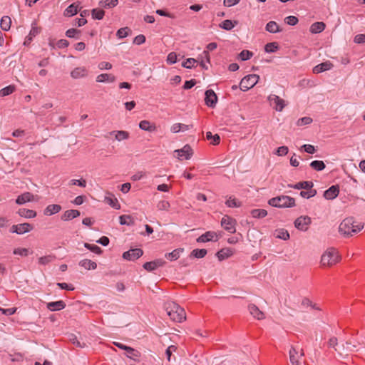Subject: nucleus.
<instances>
[{
    "mask_svg": "<svg viewBox=\"0 0 365 365\" xmlns=\"http://www.w3.org/2000/svg\"><path fill=\"white\" fill-rule=\"evenodd\" d=\"M364 225V223L355 222L352 217H346L340 223L339 232L344 237H349L361 231Z\"/></svg>",
    "mask_w": 365,
    "mask_h": 365,
    "instance_id": "nucleus-1",
    "label": "nucleus"
},
{
    "mask_svg": "<svg viewBox=\"0 0 365 365\" xmlns=\"http://www.w3.org/2000/svg\"><path fill=\"white\" fill-rule=\"evenodd\" d=\"M165 309L167 314L173 322L180 323L186 319V314L185 309L175 302H166L165 304Z\"/></svg>",
    "mask_w": 365,
    "mask_h": 365,
    "instance_id": "nucleus-2",
    "label": "nucleus"
},
{
    "mask_svg": "<svg viewBox=\"0 0 365 365\" xmlns=\"http://www.w3.org/2000/svg\"><path fill=\"white\" fill-rule=\"evenodd\" d=\"M341 260V257L336 249L334 247L328 248L321 257V264L322 267H332Z\"/></svg>",
    "mask_w": 365,
    "mask_h": 365,
    "instance_id": "nucleus-3",
    "label": "nucleus"
},
{
    "mask_svg": "<svg viewBox=\"0 0 365 365\" xmlns=\"http://www.w3.org/2000/svg\"><path fill=\"white\" fill-rule=\"evenodd\" d=\"M268 204L279 208L292 207L295 206V199L287 195H280L269 199Z\"/></svg>",
    "mask_w": 365,
    "mask_h": 365,
    "instance_id": "nucleus-4",
    "label": "nucleus"
},
{
    "mask_svg": "<svg viewBox=\"0 0 365 365\" xmlns=\"http://www.w3.org/2000/svg\"><path fill=\"white\" fill-rule=\"evenodd\" d=\"M259 79L256 74H250L245 76L240 81L239 88L242 91H247L254 87Z\"/></svg>",
    "mask_w": 365,
    "mask_h": 365,
    "instance_id": "nucleus-5",
    "label": "nucleus"
},
{
    "mask_svg": "<svg viewBox=\"0 0 365 365\" xmlns=\"http://www.w3.org/2000/svg\"><path fill=\"white\" fill-rule=\"evenodd\" d=\"M357 344H352L351 341H346L345 344H342L336 348V351L341 356H348L349 354L357 351L358 346Z\"/></svg>",
    "mask_w": 365,
    "mask_h": 365,
    "instance_id": "nucleus-6",
    "label": "nucleus"
},
{
    "mask_svg": "<svg viewBox=\"0 0 365 365\" xmlns=\"http://www.w3.org/2000/svg\"><path fill=\"white\" fill-rule=\"evenodd\" d=\"M236 220L229 215H225L221 220V226L228 232L235 233L236 232L235 229Z\"/></svg>",
    "mask_w": 365,
    "mask_h": 365,
    "instance_id": "nucleus-7",
    "label": "nucleus"
},
{
    "mask_svg": "<svg viewBox=\"0 0 365 365\" xmlns=\"http://www.w3.org/2000/svg\"><path fill=\"white\" fill-rule=\"evenodd\" d=\"M268 101L277 111H282L285 106L284 101L277 95H269Z\"/></svg>",
    "mask_w": 365,
    "mask_h": 365,
    "instance_id": "nucleus-8",
    "label": "nucleus"
},
{
    "mask_svg": "<svg viewBox=\"0 0 365 365\" xmlns=\"http://www.w3.org/2000/svg\"><path fill=\"white\" fill-rule=\"evenodd\" d=\"M311 222L312 220L309 216H300L295 220L294 226L299 230L307 231Z\"/></svg>",
    "mask_w": 365,
    "mask_h": 365,
    "instance_id": "nucleus-9",
    "label": "nucleus"
},
{
    "mask_svg": "<svg viewBox=\"0 0 365 365\" xmlns=\"http://www.w3.org/2000/svg\"><path fill=\"white\" fill-rule=\"evenodd\" d=\"M143 255V250L140 248L130 249L123 254V257L127 260H135Z\"/></svg>",
    "mask_w": 365,
    "mask_h": 365,
    "instance_id": "nucleus-10",
    "label": "nucleus"
},
{
    "mask_svg": "<svg viewBox=\"0 0 365 365\" xmlns=\"http://www.w3.org/2000/svg\"><path fill=\"white\" fill-rule=\"evenodd\" d=\"M205 103L210 108H215L217 102V96L213 90L209 89L205 91Z\"/></svg>",
    "mask_w": 365,
    "mask_h": 365,
    "instance_id": "nucleus-11",
    "label": "nucleus"
},
{
    "mask_svg": "<svg viewBox=\"0 0 365 365\" xmlns=\"http://www.w3.org/2000/svg\"><path fill=\"white\" fill-rule=\"evenodd\" d=\"M165 264V261L163 259H157L155 260L148 262L143 265V268L148 272L155 270L158 267H163Z\"/></svg>",
    "mask_w": 365,
    "mask_h": 365,
    "instance_id": "nucleus-12",
    "label": "nucleus"
},
{
    "mask_svg": "<svg viewBox=\"0 0 365 365\" xmlns=\"http://www.w3.org/2000/svg\"><path fill=\"white\" fill-rule=\"evenodd\" d=\"M217 241V237L215 232L212 231H207L205 233L200 235L197 239V242H207L210 241Z\"/></svg>",
    "mask_w": 365,
    "mask_h": 365,
    "instance_id": "nucleus-13",
    "label": "nucleus"
},
{
    "mask_svg": "<svg viewBox=\"0 0 365 365\" xmlns=\"http://www.w3.org/2000/svg\"><path fill=\"white\" fill-rule=\"evenodd\" d=\"M339 192V188L338 185H332L329 189L324 192V197L327 200H333L336 198Z\"/></svg>",
    "mask_w": 365,
    "mask_h": 365,
    "instance_id": "nucleus-14",
    "label": "nucleus"
},
{
    "mask_svg": "<svg viewBox=\"0 0 365 365\" xmlns=\"http://www.w3.org/2000/svg\"><path fill=\"white\" fill-rule=\"evenodd\" d=\"M87 75H88V71L85 67L75 68L71 72V76L74 79L84 78V77L87 76Z\"/></svg>",
    "mask_w": 365,
    "mask_h": 365,
    "instance_id": "nucleus-15",
    "label": "nucleus"
},
{
    "mask_svg": "<svg viewBox=\"0 0 365 365\" xmlns=\"http://www.w3.org/2000/svg\"><path fill=\"white\" fill-rule=\"evenodd\" d=\"M333 67V64L330 61L323 62L314 67L313 73L318 74L319 73L329 71Z\"/></svg>",
    "mask_w": 365,
    "mask_h": 365,
    "instance_id": "nucleus-16",
    "label": "nucleus"
},
{
    "mask_svg": "<svg viewBox=\"0 0 365 365\" xmlns=\"http://www.w3.org/2000/svg\"><path fill=\"white\" fill-rule=\"evenodd\" d=\"M34 195L31 192H26L20 195L16 200V203L18 205H22L28 202L34 200Z\"/></svg>",
    "mask_w": 365,
    "mask_h": 365,
    "instance_id": "nucleus-17",
    "label": "nucleus"
},
{
    "mask_svg": "<svg viewBox=\"0 0 365 365\" xmlns=\"http://www.w3.org/2000/svg\"><path fill=\"white\" fill-rule=\"evenodd\" d=\"M175 152L178 153L179 157L185 156V159H190L193 155L192 148L187 144L182 149L176 150Z\"/></svg>",
    "mask_w": 365,
    "mask_h": 365,
    "instance_id": "nucleus-18",
    "label": "nucleus"
},
{
    "mask_svg": "<svg viewBox=\"0 0 365 365\" xmlns=\"http://www.w3.org/2000/svg\"><path fill=\"white\" fill-rule=\"evenodd\" d=\"M248 309L250 314L258 320H261L264 318V314L261 310H259V309L255 304H250L248 306Z\"/></svg>",
    "mask_w": 365,
    "mask_h": 365,
    "instance_id": "nucleus-19",
    "label": "nucleus"
},
{
    "mask_svg": "<svg viewBox=\"0 0 365 365\" xmlns=\"http://www.w3.org/2000/svg\"><path fill=\"white\" fill-rule=\"evenodd\" d=\"M46 307L48 309H49L50 311H52V312L59 311L66 307V303L62 300H59V301H56V302H51L47 303Z\"/></svg>",
    "mask_w": 365,
    "mask_h": 365,
    "instance_id": "nucleus-20",
    "label": "nucleus"
},
{
    "mask_svg": "<svg viewBox=\"0 0 365 365\" xmlns=\"http://www.w3.org/2000/svg\"><path fill=\"white\" fill-rule=\"evenodd\" d=\"M81 212L77 210H68L64 212V213L61 215V220L63 221L71 220L78 216H80Z\"/></svg>",
    "mask_w": 365,
    "mask_h": 365,
    "instance_id": "nucleus-21",
    "label": "nucleus"
},
{
    "mask_svg": "<svg viewBox=\"0 0 365 365\" xmlns=\"http://www.w3.org/2000/svg\"><path fill=\"white\" fill-rule=\"evenodd\" d=\"M17 214L24 218H34L37 213L35 210L26 209V208H20L17 211Z\"/></svg>",
    "mask_w": 365,
    "mask_h": 365,
    "instance_id": "nucleus-22",
    "label": "nucleus"
},
{
    "mask_svg": "<svg viewBox=\"0 0 365 365\" xmlns=\"http://www.w3.org/2000/svg\"><path fill=\"white\" fill-rule=\"evenodd\" d=\"M288 186L297 190H310L311 188L313 187L314 184L312 181H302L297 182L294 185H289Z\"/></svg>",
    "mask_w": 365,
    "mask_h": 365,
    "instance_id": "nucleus-23",
    "label": "nucleus"
},
{
    "mask_svg": "<svg viewBox=\"0 0 365 365\" xmlns=\"http://www.w3.org/2000/svg\"><path fill=\"white\" fill-rule=\"evenodd\" d=\"M61 210V206L57 204L48 205L44 210V215H52L59 212Z\"/></svg>",
    "mask_w": 365,
    "mask_h": 365,
    "instance_id": "nucleus-24",
    "label": "nucleus"
},
{
    "mask_svg": "<svg viewBox=\"0 0 365 365\" xmlns=\"http://www.w3.org/2000/svg\"><path fill=\"white\" fill-rule=\"evenodd\" d=\"M139 127L140 129L148 132H153L156 130L155 125L146 120L140 121Z\"/></svg>",
    "mask_w": 365,
    "mask_h": 365,
    "instance_id": "nucleus-25",
    "label": "nucleus"
},
{
    "mask_svg": "<svg viewBox=\"0 0 365 365\" xmlns=\"http://www.w3.org/2000/svg\"><path fill=\"white\" fill-rule=\"evenodd\" d=\"M326 27V24L324 22H315L310 26V32L312 34H319L322 32Z\"/></svg>",
    "mask_w": 365,
    "mask_h": 365,
    "instance_id": "nucleus-26",
    "label": "nucleus"
},
{
    "mask_svg": "<svg viewBox=\"0 0 365 365\" xmlns=\"http://www.w3.org/2000/svg\"><path fill=\"white\" fill-rule=\"evenodd\" d=\"M115 76L108 73H101L96 77V81L99 83L114 82Z\"/></svg>",
    "mask_w": 365,
    "mask_h": 365,
    "instance_id": "nucleus-27",
    "label": "nucleus"
},
{
    "mask_svg": "<svg viewBox=\"0 0 365 365\" xmlns=\"http://www.w3.org/2000/svg\"><path fill=\"white\" fill-rule=\"evenodd\" d=\"M34 229L33 225L24 222L18 224V235H23L31 231Z\"/></svg>",
    "mask_w": 365,
    "mask_h": 365,
    "instance_id": "nucleus-28",
    "label": "nucleus"
},
{
    "mask_svg": "<svg viewBox=\"0 0 365 365\" xmlns=\"http://www.w3.org/2000/svg\"><path fill=\"white\" fill-rule=\"evenodd\" d=\"M79 265L87 270L96 269L97 264L91 259H85L79 262Z\"/></svg>",
    "mask_w": 365,
    "mask_h": 365,
    "instance_id": "nucleus-29",
    "label": "nucleus"
},
{
    "mask_svg": "<svg viewBox=\"0 0 365 365\" xmlns=\"http://www.w3.org/2000/svg\"><path fill=\"white\" fill-rule=\"evenodd\" d=\"M192 128V125H185L182 123H175L171 127V131L173 133H178L180 131H185Z\"/></svg>",
    "mask_w": 365,
    "mask_h": 365,
    "instance_id": "nucleus-30",
    "label": "nucleus"
},
{
    "mask_svg": "<svg viewBox=\"0 0 365 365\" xmlns=\"http://www.w3.org/2000/svg\"><path fill=\"white\" fill-rule=\"evenodd\" d=\"M232 251L230 248H224L218 251L216 254V256L217 257L219 260H223L231 255H232Z\"/></svg>",
    "mask_w": 365,
    "mask_h": 365,
    "instance_id": "nucleus-31",
    "label": "nucleus"
},
{
    "mask_svg": "<svg viewBox=\"0 0 365 365\" xmlns=\"http://www.w3.org/2000/svg\"><path fill=\"white\" fill-rule=\"evenodd\" d=\"M298 358V351L294 346H292L289 350V359L292 365H301L299 362Z\"/></svg>",
    "mask_w": 365,
    "mask_h": 365,
    "instance_id": "nucleus-32",
    "label": "nucleus"
},
{
    "mask_svg": "<svg viewBox=\"0 0 365 365\" xmlns=\"http://www.w3.org/2000/svg\"><path fill=\"white\" fill-rule=\"evenodd\" d=\"M265 29H266V31H267L269 33H272V34L280 32L282 31L279 29V26H278V24L274 21H269L267 24Z\"/></svg>",
    "mask_w": 365,
    "mask_h": 365,
    "instance_id": "nucleus-33",
    "label": "nucleus"
},
{
    "mask_svg": "<svg viewBox=\"0 0 365 365\" xmlns=\"http://www.w3.org/2000/svg\"><path fill=\"white\" fill-rule=\"evenodd\" d=\"M11 24V18L8 16H4L1 18L0 26L2 30L9 31Z\"/></svg>",
    "mask_w": 365,
    "mask_h": 365,
    "instance_id": "nucleus-34",
    "label": "nucleus"
},
{
    "mask_svg": "<svg viewBox=\"0 0 365 365\" xmlns=\"http://www.w3.org/2000/svg\"><path fill=\"white\" fill-rule=\"evenodd\" d=\"M183 251V249H175L170 253L165 254V257L170 260L174 261L180 257V254Z\"/></svg>",
    "mask_w": 365,
    "mask_h": 365,
    "instance_id": "nucleus-35",
    "label": "nucleus"
},
{
    "mask_svg": "<svg viewBox=\"0 0 365 365\" xmlns=\"http://www.w3.org/2000/svg\"><path fill=\"white\" fill-rule=\"evenodd\" d=\"M251 215L255 218H263L267 215V211L264 209H254L250 212Z\"/></svg>",
    "mask_w": 365,
    "mask_h": 365,
    "instance_id": "nucleus-36",
    "label": "nucleus"
},
{
    "mask_svg": "<svg viewBox=\"0 0 365 365\" xmlns=\"http://www.w3.org/2000/svg\"><path fill=\"white\" fill-rule=\"evenodd\" d=\"M77 13H78V6H76L74 4H72L66 9L63 14L65 16L70 17V16H74Z\"/></svg>",
    "mask_w": 365,
    "mask_h": 365,
    "instance_id": "nucleus-37",
    "label": "nucleus"
},
{
    "mask_svg": "<svg viewBox=\"0 0 365 365\" xmlns=\"http://www.w3.org/2000/svg\"><path fill=\"white\" fill-rule=\"evenodd\" d=\"M274 235L277 238L282 239L284 240L289 239V234L285 229L276 230Z\"/></svg>",
    "mask_w": 365,
    "mask_h": 365,
    "instance_id": "nucleus-38",
    "label": "nucleus"
},
{
    "mask_svg": "<svg viewBox=\"0 0 365 365\" xmlns=\"http://www.w3.org/2000/svg\"><path fill=\"white\" fill-rule=\"evenodd\" d=\"M237 24V21H235L234 22H232L231 20L227 19V20L223 21L220 24V28H222V29H223L225 30L230 31Z\"/></svg>",
    "mask_w": 365,
    "mask_h": 365,
    "instance_id": "nucleus-39",
    "label": "nucleus"
},
{
    "mask_svg": "<svg viewBox=\"0 0 365 365\" xmlns=\"http://www.w3.org/2000/svg\"><path fill=\"white\" fill-rule=\"evenodd\" d=\"M120 224L122 225H134V220L130 215H123L119 217Z\"/></svg>",
    "mask_w": 365,
    "mask_h": 365,
    "instance_id": "nucleus-40",
    "label": "nucleus"
},
{
    "mask_svg": "<svg viewBox=\"0 0 365 365\" xmlns=\"http://www.w3.org/2000/svg\"><path fill=\"white\" fill-rule=\"evenodd\" d=\"M56 259L54 255H48L38 258V263L41 265H46Z\"/></svg>",
    "mask_w": 365,
    "mask_h": 365,
    "instance_id": "nucleus-41",
    "label": "nucleus"
},
{
    "mask_svg": "<svg viewBox=\"0 0 365 365\" xmlns=\"http://www.w3.org/2000/svg\"><path fill=\"white\" fill-rule=\"evenodd\" d=\"M217 44L215 42H211L207 44V51H204L202 53V55H204V57L206 58V61L209 63L210 62V54L209 51H212L217 48Z\"/></svg>",
    "mask_w": 365,
    "mask_h": 365,
    "instance_id": "nucleus-42",
    "label": "nucleus"
},
{
    "mask_svg": "<svg viewBox=\"0 0 365 365\" xmlns=\"http://www.w3.org/2000/svg\"><path fill=\"white\" fill-rule=\"evenodd\" d=\"M81 31L77 29H69L66 32V36L68 38H80Z\"/></svg>",
    "mask_w": 365,
    "mask_h": 365,
    "instance_id": "nucleus-43",
    "label": "nucleus"
},
{
    "mask_svg": "<svg viewBox=\"0 0 365 365\" xmlns=\"http://www.w3.org/2000/svg\"><path fill=\"white\" fill-rule=\"evenodd\" d=\"M207 250L205 249H195L190 253V257L195 258H203L207 255Z\"/></svg>",
    "mask_w": 365,
    "mask_h": 365,
    "instance_id": "nucleus-44",
    "label": "nucleus"
},
{
    "mask_svg": "<svg viewBox=\"0 0 365 365\" xmlns=\"http://www.w3.org/2000/svg\"><path fill=\"white\" fill-rule=\"evenodd\" d=\"M118 3V0H101L100 6L106 9L115 7Z\"/></svg>",
    "mask_w": 365,
    "mask_h": 365,
    "instance_id": "nucleus-45",
    "label": "nucleus"
},
{
    "mask_svg": "<svg viewBox=\"0 0 365 365\" xmlns=\"http://www.w3.org/2000/svg\"><path fill=\"white\" fill-rule=\"evenodd\" d=\"M16 90L14 85H9L0 90V97H4L13 93Z\"/></svg>",
    "mask_w": 365,
    "mask_h": 365,
    "instance_id": "nucleus-46",
    "label": "nucleus"
},
{
    "mask_svg": "<svg viewBox=\"0 0 365 365\" xmlns=\"http://www.w3.org/2000/svg\"><path fill=\"white\" fill-rule=\"evenodd\" d=\"M115 133V138L117 140L120 141L122 140H125L129 138V133L124 130H119V131H113L110 133V134Z\"/></svg>",
    "mask_w": 365,
    "mask_h": 365,
    "instance_id": "nucleus-47",
    "label": "nucleus"
},
{
    "mask_svg": "<svg viewBox=\"0 0 365 365\" xmlns=\"http://www.w3.org/2000/svg\"><path fill=\"white\" fill-rule=\"evenodd\" d=\"M310 166L317 171H321L326 167L324 163L322 160H314L310 163Z\"/></svg>",
    "mask_w": 365,
    "mask_h": 365,
    "instance_id": "nucleus-48",
    "label": "nucleus"
},
{
    "mask_svg": "<svg viewBox=\"0 0 365 365\" xmlns=\"http://www.w3.org/2000/svg\"><path fill=\"white\" fill-rule=\"evenodd\" d=\"M206 138L207 140H212L211 143L212 145H218L220 143V137L218 134L212 135L211 132L208 131L206 133Z\"/></svg>",
    "mask_w": 365,
    "mask_h": 365,
    "instance_id": "nucleus-49",
    "label": "nucleus"
},
{
    "mask_svg": "<svg viewBox=\"0 0 365 365\" xmlns=\"http://www.w3.org/2000/svg\"><path fill=\"white\" fill-rule=\"evenodd\" d=\"M279 48L278 43L271 42L268 43L264 46V50L267 53H274Z\"/></svg>",
    "mask_w": 365,
    "mask_h": 365,
    "instance_id": "nucleus-50",
    "label": "nucleus"
},
{
    "mask_svg": "<svg viewBox=\"0 0 365 365\" xmlns=\"http://www.w3.org/2000/svg\"><path fill=\"white\" fill-rule=\"evenodd\" d=\"M317 190L311 188L310 190H302L300 192V195L304 198H310L317 195Z\"/></svg>",
    "mask_w": 365,
    "mask_h": 365,
    "instance_id": "nucleus-51",
    "label": "nucleus"
},
{
    "mask_svg": "<svg viewBox=\"0 0 365 365\" xmlns=\"http://www.w3.org/2000/svg\"><path fill=\"white\" fill-rule=\"evenodd\" d=\"M84 247L97 255H101L103 252L101 248L96 245L85 243Z\"/></svg>",
    "mask_w": 365,
    "mask_h": 365,
    "instance_id": "nucleus-52",
    "label": "nucleus"
},
{
    "mask_svg": "<svg viewBox=\"0 0 365 365\" xmlns=\"http://www.w3.org/2000/svg\"><path fill=\"white\" fill-rule=\"evenodd\" d=\"M92 17L94 19L101 20L103 18L105 15V11L102 9H93L91 11Z\"/></svg>",
    "mask_w": 365,
    "mask_h": 365,
    "instance_id": "nucleus-53",
    "label": "nucleus"
},
{
    "mask_svg": "<svg viewBox=\"0 0 365 365\" xmlns=\"http://www.w3.org/2000/svg\"><path fill=\"white\" fill-rule=\"evenodd\" d=\"M225 204L229 207H239L241 206L240 202L237 201L236 198H232V197H230L227 200Z\"/></svg>",
    "mask_w": 365,
    "mask_h": 365,
    "instance_id": "nucleus-54",
    "label": "nucleus"
},
{
    "mask_svg": "<svg viewBox=\"0 0 365 365\" xmlns=\"http://www.w3.org/2000/svg\"><path fill=\"white\" fill-rule=\"evenodd\" d=\"M130 29L128 27L120 28L118 30L116 36L118 38H123L128 36Z\"/></svg>",
    "mask_w": 365,
    "mask_h": 365,
    "instance_id": "nucleus-55",
    "label": "nucleus"
},
{
    "mask_svg": "<svg viewBox=\"0 0 365 365\" xmlns=\"http://www.w3.org/2000/svg\"><path fill=\"white\" fill-rule=\"evenodd\" d=\"M253 56V53L248 50H243L239 53V58L242 61L249 60Z\"/></svg>",
    "mask_w": 365,
    "mask_h": 365,
    "instance_id": "nucleus-56",
    "label": "nucleus"
},
{
    "mask_svg": "<svg viewBox=\"0 0 365 365\" xmlns=\"http://www.w3.org/2000/svg\"><path fill=\"white\" fill-rule=\"evenodd\" d=\"M170 207V202L166 200H160L157 204V208L159 210H168Z\"/></svg>",
    "mask_w": 365,
    "mask_h": 365,
    "instance_id": "nucleus-57",
    "label": "nucleus"
},
{
    "mask_svg": "<svg viewBox=\"0 0 365 365\" xmlns=\"http://www.w3.org/2000/svg\"><path fill=\"white\" fill-rule=\"evenodd\" d=\"M312 122V118H311L310 117H303V118H299L297 120V125L298 126H303V125H309Z\"/></svg>",
    "mask_w": 365,
    "mask_h": 365,
    "instance_id": "nucleus-58",
    "label": "nucleus"
},
{
    "mask_svg": "<svg viewBox=\"0 0 365 365\" xmlns=\"http://www.w3.org/2000/svg\"><path fill=\"white\" fill-rule=\"evenodd\" d=\"M127 356L130 359L136 360L140 355V352L138 350L134 349L131 347V350H126Z\"/></svg>",
    "mask_w": 365,
    "mask_h": 365,
    "instance_id": "nucleus-59",
    "label": "nucleus"
},
{
    "mask_svg": "<svg viewBox=\"0 0 365 365\" xmlns=\"http://www.w3.org/2000/svg\"><path fill=\"white\" fill-rule=\"evenodd\" d=\"M196 62L197 61L195 59L189 58L182 63V66L186 68H192L194 67V65Z\"/></svg>",
    "mask_w": 365,
    "mask_h": 365,
    "instance_id": "nucleus-60",
    "label": "nucleus"
},
{
    "mask_svg": "<svg viewBox=\"0 0 365 365\" xmlns=\"http://www.w3.org/2000/svg\"><path fill=\"white\" fill-rule=\"evenodd\" d=\"M284 21L290 26H294L298 23V19L294 16H289L285 18Z\"/></svg>",
    "mask_w": 365,
    "mask_h": 365,
    "instance_id": "nucleus-61",
    "label": "nucleus"
},
{
    "mask_svg": "<svg viewBox=\"0 0 365 365\" xmlns=\"http://www.w3.org/2000/svg\"><path fill=\"white\" fill-rule=\"evenodd\" d=\"M178 56L175 52H171L168 55L167 63L168 64H173L177 62Z\"/></svg>",
    "mask_w": 365,
    "mask_h": 365,
    "instance_id": "nucleus-62",
    "label": "nucleus"
},
{
    "mask_svg": "<svg viewBox=\"0 0 365 365\" xmlns=\"http://www.w3.org/2000/svg\"><path fill=\"white\" fill-rule=\"evenodd\" d=\"M145 42V36L143 34H139L133 39V43L136 45H141Z\"/></svg>",
    "mask_w": 365,
    "mask_h": 365,
    "instance_id": "nucleus-63",
    "label": "nucleus"
},
{
    "mask_svg": "<svg viewBox=\"0 0 365 365\" xmlns=\"http://www.w3.org/2000/svg\"><path fill=\"white\" fill-rule=\"evenodd\" d=\"M289 149L287 146L279 147L276 150V154L279 156H284L288 153Z\"/></svg>",
    "mask_w": 365,
    "mask_h": 365,
    "instance_id": "nucleus-64",
    "label": "nucleus"
}]
</instances>
